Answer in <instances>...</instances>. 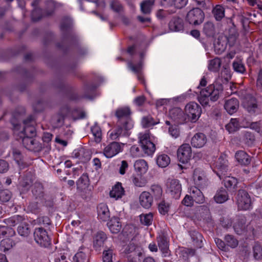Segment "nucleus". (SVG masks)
<instances>
[{"label": "nucleus", "mask_w": 262, "mask_h": 262, "mask_svg": "<svg viewBox=\"0 0 262 262\" xmlns=\"http://www.w3.org/2000/svg\"><path fill=\"white\" fill-rule=\"evenodd\" d=\"M215 170H214L219 177L221 179L228 170V160L223 157H220L215 163Z\"/></svg>", "instance_id": "13"}, {"label": "nucleus", "mask_w": 262, "mask_h": 262, "mask_svg": "<svg viewBox=\"0 0 262 262\" xmlns=\"http://www.w3.org/2000/svg\"><path fill=\"white\" fill-rule=\"evenodd\" d=\"M17 232L22 236H27L30 233L29 225L26 224H22L18 227Z\"/></svg>", "instance_id": "52"}, {"label": "nucleus", "mask_w": 262, "mask_h": 262, "mask_svg": "<svg viewBox=\"0 0 262 262\" xmlns=\"http://www.w3.org/2000/svg\"><path fill=\"white\" fill-rule=\"evenodd\" d=\"M167 191L173 198L178 199L180 198L182 187L180 182L178 180L172 179L169 180L167 183Z\"/></svg>", "instance_id": "10"}, {"label": "nucleus", "mask_w": 262, "mask_h": 262, "mask_svg": "<svg viewBox=\"0 0 262 262\" xmlns=\"http://www.w3.org/2000/svg\"><path fill=\"white\" fill-rule=\"evenodd\" d=\"M97 87L95 84H85L82 89V95L79 96L74 89L67 85V100L78 101L82 98L92 99L95 97Z\"/></svg>", "instance_id": "1"}, {"label": "nucleus", "mask_w": 262, "mask_h": 262, "mask_svg": "<svg viewBox=\"0 0 262 262\" xmlns=\"http://www.w3.org/2000/svg\"><path fill=\"white\" fill-rule=\"evenodd\" d=\"M107 239V236L103 232H98L93 238V247L96 250H98L103 247L104 242Z\"/></svg>", "instance_id": "21"}, {"label": "nucleus", "mask_w": 262, "mask_h": 262, "mask_svg": "<svg viewBox=\"0 0 262 262\" xmlns=\"http://www.w3.org/2000/svg\"><path fill=\"white\" fill-rule=\"evenodd\" d=\"M34 237L35 242L41 246L47 247L51 243V239L47 232L42 228L35 229Z\"/></svg>", "instance_id": "7"}, {"label": "nucleus", "mask_w": 262, "mask_h": 262, "mask_svg": "<svg viewBox=\"0 0 262 262\" xmlns=\"http://www.w3.org/2000/svg\"><path fill=\"white\" fill-rule=\"evenodd\" d=\"M158 123V122L155 121L150 116L143 117L142 120V124L144 127H149Z\"/></svg>", "instance_id": "59"}, {"label": "nucleus", "mask_w": 262, "mask_h": 262, "mask_svg": "<svg viewBox=\"0 0 262 262\" xmlns=\"http://www.w3.org/2000/svg\"><path fill=\"white\" fill-rule=\"evenodd\" d=\"M206 89L208 92L207 94L210 96V99L212 101L217 100L223 91V85L220 84L209 85Z\"/></svg>", "instance_id": "11"}, {"label": "nucleus", "mask_w": 262, "mask_h": 262, "mask_svg": "<svg viewBox=\"0 0 262 262\" xmlns=\"http://www.w3.org/2000/svg\"><path fill=\"white\" fill-rule=\"evenodd\" d=\"M214 200L217 203H223L228 200V195L225 189L217 191L214 196Z\"/></svg>", "instance_id": "35"}, {"label": "nucleus", "mask_w": 262, "mask_h": 262, "mask_svg": "<svg viewBox=\"0 0 262 262\" xmlns=\"http://www.w3.org/2000/svg\"><path fill=\"white\" fill-rule=\"evenodd\" d=\"M130 114V110L128 107H122L118 108L115 113V116L118 118V121H120L122 123L127 120V118Z\"/></svg>", "instance_id": "26"}, {"label": "nucleus", "mask_w": 262, "mask_h": 262, "mask_svg": "<svg viewBox=\"0 0 262 262\" xmlns=\"http://www.w3.org/2000/svg\"><path fill=\"white\" fill-rule=\"evenodd\" d=\"M91 132L96 143H99L101 140L102 133L100 127L97 125L93 126L91 128Z\"/></svg>", "instance_id": "47"}, {"label": "nucleus", "mask_w": 262, "mask_h": 262, "mask_svg": "<svg viewBox=\"0 0 262 262\" xmlns=\"http://www.w3.org/2000/svg\"><path fill=\"white\" fill-rule=\"evenodd\" d=\"M78 114L79 112L77 110L74 111L72 114L70 112L67 111V118L69 120H75L78 119L83 118L85 117V113L83 112H81L79 116Z\"/></svg>", "instance_id": "56"}, {"label": "nucleus", "mask_w": 262, "mask_h": 262, "mask_svg": "<svg viewBox=\"0 0 262 262\" xmlns=\"http://www.w3.org/2000/svg\"><path fill=\"white\" fill-rule=\"evenodd\" d=\"M226 41L222 42L219 39L217 42L214 45V48L216 53L219 54L222 53L226 50Z\"/></svg>", "instance_id": "58"}, {"label": "nucleus", "mask_w": 262, "mask_h": 262, "mask_svg": "<svg viewBox=\"0 0 262 262\" xmlns=\"http://www.w3.org/2000/svg\"><path fill=\"white\" fill-rule=\"evenodd\" d=\"M128 168V164L125 160H123L121 162L119 168V172L121 175H124L126 170Z\"/></svg>", "instance_id": "64"}, {"label": "nucleus", "mask_w": 262, "mask_h": 262, "mask_svg": "<svg viewBox=\"0 0 262 262\" xmlns=\"http://www.w3.org/2000/svg\"><path fill=\"white\" fill-rule=\"evenodd\" d=\"M133 184L137 187H143L146 185L147 181L146 179L140 175L133 177Z\"/></svg>", "instance_id": "45"}, {"label": "nucleus", "mask_w": 262, "mask_h": 262, "mask_svg": "<svg viewBox=\"0 0 262 262\" xmlns=\"http://www.w3.org/2000/svg\"><path fill=\"white\" fill-rule=\"evenodd\" d=\"M239 107V102L236 98H231L225 101L224 108L227 112L232 115L235 113Z\"/></svg>", "instance_id": "20"}, {"label": "nucleus", "mask_w": 262, "mask_h": 262, "mask_svg": "<svg viewBox=\"0 0 262 262\" xmlns=\"http://www.w3.org/2000/svg\"><path fill=\"white\" fill-rule=\"evenodd\" d=\"M170 118L178 124L183 123L186 119V116L182 109L174 107L169 111Z\"/></svg>", "instance_id": "15"}, {"label": "nucleus", "mask_w": 262, "mask_h": 262, "mask_svg": "<svg viewBox=\"0 0 262 262\" xmlns=\"http://www.w3.org/2000/svg\"><path fill=\"white\" fill-rule=\"evenodd\" d=\"M141 223L146 226L151 225L153 221V214L151 212L142 214L140 215Z\"/></svg>", "instance_id": "46"}, {"label": "nucleus", "mask_w": 262, "mask_h": 262, "mask_svg": "<svg viewBox=\"0 0 262 262\" xmlns=\"http://www.w3.org/2000/svg\"><path fill=\"white\" fill-rule=\"evenodd\" d=\"M155 3V0H146L140 4V9L142 13L149 14Z\"/></svg>", "instance_id": "37"}, {"label": "nucleus", "mask_w": 262, "mask_h": 262, "mask_svg": "<svg viewBox=\"0 0 262 262\" xmlns=\"http://www.w3.org/2000/svg\"><path fill=\"white\" fill-rule=\"evenodd\" d=\"M236 204L239 210H247L251 206V200L247 192L239 190L236 196Z\"/></svg>", "instance_id": "5"}, {"label": "nucleus", "mask_w": 262, "mask_h": 262, "mask_svg": "<svg viewBox=\"0 0 262 262\" xmlns=\"http://www.w3.org/2000/svg\"><path fill=\"white\" fill-rule=\"evenodd\" d=\"M25 127L23 131L20 133L23 136L35 137L36 135V129L34 126L30 125L28 120L24 121Z\"/></svg>", "instance_id": "29"}, {"label": "nucleus", "mask_w": 262, "mask_h": 262, "mask_svg": "<svg viewBox=\"0 0 262 262\" xmlns=\"http://www.w3.org/2000/svg\"><path fill=\"white\" fill-rule=\"evenodd\" d=\"M221 179H223L224 186L229 189H234L238 183L237 180L235 178L230 176H225V173L223 175V177Z\"/></svg>", "instance_id": "31"}, {"label": "nucleus", "mask_w": 262, "mask_h": 262, "mask_svg": "<svg viewBox=\"0 0 262 262\" xmlns=\"http://www.w3.org/2000/svg\"><path fill=\"white\" fill-rule=\"evenodd\" d=\"M245 105L246 107L247 111L250 113L259 114L260 113V111L259 110L255 100H253L249 104L247 103V104H245Z\"/></svg>", "instance_id": "55"}, {"label": "nucleus", "mask_w": 262, "mask_h": 262, "mask_svg": "<svg viewBox=\"0 0 262 262\" xmlns=\"http://www.w3.org/2000/svg\"><path fill=\"white\" fill-rule=\"evenodd\" d=\"M128 249H126L127 253L130 254L128 256V260L131 262H141L142 253L139 249L133 244L128 246Z\"/></svg>", "instance_id": "14"}, {"label": "nucleus", "mask_w": 262, "mask_h": 262, "mask_svg": "<svg viewBox=\"0 0 262 262\" xmlns=\"http://www.w3.org/2000/svg\"><path fill=\"white\" fill-rule=\"evenodd\" d=\"M74 262H88L87 256L83 251L78 252L73 257Z\"/></svg>", "instance_id": "57"}, {"label": "nucleus", "mask_w": 262, "mask_h": 262, "mask_svg": "<svg viewBox=\"0 0 262 262\" xmlns=\"http://www.w3.org/2000/svg\"><path fill=\"white\" fill-rule=\"evenodd\" d=\"M235 231L238 234L246 230V219L245 217H241L233 226Z\"/></svg>", "instance_id": "39"}, {"label": "nucleus", "mask_w": 262, "mask_h": 262, "mask_svg": "<svg viewBox=\"0 0 262 262\" xmlns=\"http://www.w3.org/2000/svg\"><path fill=\"white\" fill-rule=\"evenodd\" d=\"M193 180L198 186L203 187L207 185V180L204 171L196 169L193 172Z\"/></svg>", "instance_id": "17"}, {"label": "nucleus", "mask_w": 262, "mask_h": 262, "mask_svg": "<svg viewBox=\"0 0 262 262\" xmlns=\"http://www.w3.org/2000/svg\"><path fill=\"white\" fill-rule=\"evenodd\" d=\"M169 28L171 31H179L183 29L182 20L179 17H173L169 23Z\"/></svg>", "instance_id": "30"}, {"label": "nucleus", "mask_w": 262, "mask_h": 262, "mask_svg": "<svg viewBox=\"0 0 262 262\" xmlns=\"http://www.w3.org/2000/svg\"><path fill=\"white\" fill-rule=\"evenodd\" d=\"M190 194L193 200L198 204H203L205 202V199L203 193L196 187L192 186L190 188Z\"/></svg>", "instance_id": "22"}, {"label": "nucleus", "mask_w": 262, "mask_h": 262, "mask_svg": "<svg viewBox=\"0 0 262 262\" xmlns=\"http://www.w3.org/2000/svg\"><path fill=\"white\" fill-rule=\"evenodd\" d=\"M72 156L83 160H89L91 157L89 151L82 147L74 150L72 153Z\"/></svg>", "instance_id": "28"}, {"label": "nucleus", "mask_w": 262, "mask_h": 262, "mask_svg": "<svg viewBox=\"0 0 262 262\" xmlns=\"http://www.w3.org/2000/svg\"><path fill=\"white\" fill-rule=\"evenodd\" d=\"M67 42L73 40L76 41L78 39L77 35L72 30L73 20L67 17Z\"/></svg>", "instance_id": "23"}, {"label": "nucleus", "mask_w": 262, "mask_h": 262, "mask_svg": "<svg viewBox=\"0 0 262 262\" xmlns=\"http://www.w3.org/2000/svg\"><path fill=\"white\" fill-rule=\"evenodd\" d=\"M124 144L116 141L107 144L103 149V154L107 158H111L122 152Z\"/></svg>", "instance_id": "6"}, {"label": "nucleus", "mask_w": 262, "mask_h": 262, "mask_svg": "<svg viewBox=\"0 0 262 262\" xmlns=\"http://www.w3.org/2000/svg\"><path fill=\"white\" fill-rule=\"evenodd\" d=\"M107 226L110 231L114 234L119 233L122 228V224L120 219L117 217H112L107 223Z\"/></svg>", "instance_id": "25"}, {"label": "nucleus", "mask_w": 262, "mask_h": 262, "mask_svg": "<svg viewBox=\"0 0 262 262\" xmlns=\"http://www.w3.org/2000/svg\"><path fill=\"white\" fill-rule=\"evenodd\" d=\"M207 91L206 89H203L200 92V94L198 97V100L203 106L208 105L210 99V96L207 95Z\"/></svg>", "instance_id": "43"}, {"label": "nucleus", "mask_w": 262, "mask_h": 262, "mask_svg": "<svg viewBox=\"0 0 262 262\" xmlns=\"http://www.w3.org/2000/svg\"><path fill=\"white\" fill-rule=\"evenodd\" d=\"M204 16V13L201 9L194 8L188 12L186 20L190 24L196 26L203 23Z\"/></svg>", "instance_id": "4"}, {"label": "nucleus", "mask_w": 262, "mask_h": 262, "mask_svg": "<svg viewBox=\"0 0 262 262\" xmlns=\"http://www.w3.org/2000/svg\"><path fill=\"white\" fill-rule=\"evenodd\" d=\"M39 2L40 0H34L31 3V5L33 8L31 13V18L33 21H38L44 16L51 15L54 12L52 10L47 12L46 14H43L42 10L37 8Z\"/></svg>", "instance_id": "12"}, {"label": "nucleus", "mask_w": 262, "mask_h": 262, "mask_svg": "<svg viewBox=\"0 0 262 262\" xmlns=\"http://www.w3.org/2000/svg\"><path fill=\"white\" fill-rule=\"evenodd\" d=\"M191 155V148L188 144H182L178 149V158L182 163H187L190 160Z\"/></svg>", "instance_id": "9"}, {"label": "nucleus", "mask_w": 262, "mask_h": 262, "mask_svg": "<svg viewBox=\"0 0 262 262\" xmlns=\"http://www.w3.org/2000/svg\"><path fill=\"white\" fill-rule=\"evenodd\" d=\"M212 13L217 20H221L225 16V10L221 5H216L213 9Z\"/></svg>", "instance_id": "44"}, {"label": "nucleus", "mask_w": 262, "mask_h": 262, "mask_svg": "<svg viewBox=\"0 0 262 262\" xmlns=\"http://www.w3.org/2000/svg\"><path fill=\"white\" fill-rule=\"evenodd\" d=\"M156 162L159 167L164 168L169 165L170 160L167 155L161 154L157 157Z\"/></svg>", "instance_id": "41"}, {"label": "nucleus", "mask_w": 262, "mask_h": 262, "mask_svg": "<svg viewBox=\"0 0 262 262\" xmlns=\"http://www.w3.org/2000/svg\"><path fill=\"white\" fill-rule=\"evenodd\" d=\"M207 142V138L203 133H196L191 138V144L193 147L201 148Z\"/></svg>", "instance_id": "16"}, {"label": "nucleus", "mask_w": 262, "mask_h": 262, "mask_svg": "<svg viewBox=\"0 0 262 262\" xmlns=\"http://www.w3.org/2000/svg\"><path fill=\"white\" fill-rule=\"evenodd\" d=\"M225 128L229 133L236 132L239 128L238 120L236 118L231 119L230 122L225 126Z\"/></svg>", "instance_id": "40"}, {"label": "nucleus", "mask_w": 262, "mask_h": 262, "mask_svg": "<svg viewBox=\"0 0 262 262\" xmlns=\"http://www.w3.org/2000/svg\"><path fill=\"white\" fill-rule=\"evenodd\" d=\"M151 195L154 197L155 200H159L162 198L163 194L162 188L159 185L154 184L150 186Z\"/></svg>", "instance_id": "38"}, {"label": "nucleus", "mask_w": 262, "mask_h": 262, "mask_svg": "<svg viewBox=\"0 0 262 262\" xmlns=\"http://www.w3.org/2000/svg\"><path fill=\"white\" fill-rule=\"evenodd\" d=\"M11 198V193L8 190L0 191V202L6 203L8 202Z\"/></svg>", "instance_id": "61"}, {"label": "nucleus", "mask_w": 262, "mask_h": 262, "mask_svg": "<svg viewBox=\"0 0 262 262\" xmlns=\"http://www.w3.org/2000/svg\"><path fill=\"white\" fill-rule=\"evenodd\" d=\"M13 157L17 164L20 166L22 161V155L20 151L18 149L13 150Z\"/></svg>", "instance_id": "62"}, {"label": "nucleus", "mask_w": 262, "mask_h": 262, "mask_svg": "<svg viewBox=\"0 0 262 262\" xmlns=\"http://www.w3.org/2000/svg\"><path fill=\"white\" fill-rule=\"evenodd\" d=\"M225 240L228 246L231 248H235L238 245V241L233 236L227 235L225 237Z\"/></svg>", "instance_id": "60"}, {"label": "nucleus", "mask_w": 262, "mask_h": 262, "mask_svg": "<svg viewBox=\"0 0 262 262\" xmlns=\"http://www.w3.org/2000/svg\"><path fill=\"white\" fill-rule=\"evenodd\" d=\"M131 128V125L128 122L125 121L122 123L117 122L116 126L110 130L107 133V139L110 140H118L121 137H128L129 136L128 130Z\"/></svg>", "instance_id": "2"}, {"label": "nucleus", "mask_w": 262, "mask_h": 262, "mask_svg": "<svg viewBox=\"0 0 262 262\" xmlns=\"http://www.w3.org/2000/svg\"><path fill=\"white\" fill-rule=\"evenodd\" d=\"M234 70L238 73L243 74L246 71L244 64L241 60H235L232 63Z\"/></svg>", "instance_id": "51"}, {"label": "nucleus", "mask_w": 262, "mask_h": 262, "mask_svg": "<svg viewBox=\"0 0 262 262\" xmlns=\"http://www.w3.org/2000/svg\"><path fill=\"white\" fill-rule=\"evenodd\" d=\"M23 218L19 215H14L4 220V222L8 226H14L18 224Z\"/></svg>", "instance_id": "48"}, {"label": "nucleus", "mask_w": 262, "mask_h": 262, "mask_svg": "<svg viewBox=\"0 0 262 262\" xmlns=\"http://www.w3.org/2000/svg\"><path fill=\"white\" fill-rule=\"evenodd\" d=\"M235 157L237 161L242 165H247L250 163L249 156L246 152L239 150L236 152Z\"/></svg>", "instance_id": "33"}, {"label": "nucleus", "mask_w": 262, "mask_h": 262, "mask_svg": "<svg viewBox=\"0 0 262 262\" xmlns=\"http://www.w3.org/2000/svg\"><path fill=\"white\" fill-rule=\"evenodd\" d=\"M89 185V177L86 174H82L77 182L78 189L83 190Z\"/></svg>", "instance_id": "42"}, {"label": "nucleus", "mask_w": 262, "mask_h": 262, "mask_svg": "<svg viewBox=\"0 0 262 262\" xmlns=\"http://www.w3.org/2000/svg\"><path fill=\"white\" fill-rule=\"evenodd\" d=\"M12 247V241L10 238H5L1 242L0 248L4 252L9 250Z\"/></svg>", "instance_id": "54"}, {"label": "nucleus", "mask_w": 262, "mask_h": 262, "mask_svg": "<svg viewBox=\"0 0 262 262\" xmlns=\"http://www.w3.org/2000/svg\"><path fill=\"white\" fill-rule=\"evenodd\" d=\"M170 205L168 203L165 201H161L158 204V209L159 212L163 215H165L168 213L169 210Z\"/></svg>", "instance_id": "53"}, {"label": "nucleus", "mask_w": 262, "mask_h": 262, "mask_svg": "<svg viewBox=\"0 0 262 262\" xmlns=\"http://www.w3.org/2000/svg\"><path fill=\"white\" fill-rule=\"evenodd\" d=\"M98 217L102 221H106L110 216L107 206L104 203L99 204L97 207Z\"/></svg>", "instance_id": "24"}, {"label": "nucleus", "mask_w": 262, "mask_h": 262, "mask_svg": "<svg viewBox=\"0 0 262 262\" xmlns=\"http://www.w3.org/2000/svg\"><path fill=\"white\" fill-rule=\"evenodd\" d=\"M134 168L136 172L140 174H145L148 169L147 162L143 159L136 160L134 163Z\"/></svg>", "instance_id": "27"}, {"label": "nucleus", "mask_w": 262, "mask_h": 262, "mask_svg": "<svg viewBox=\"0 0 262 262\" xmlns=\"http://www.w3.org/2000/svg\"><path fill=\"white\" fill-rule=\"evenodd\" d=\"M140 143L144 154L147 156L152 155L156 150L155 144L151 141L149 130L140 133L139 135Z\"/></svg>", "instance_id": "3"}, {"label": "nucleus", "mask_w": 262, "mask_h": 262, "mask_svg": "<svg viewBox=\"0 0 262 262\" xmlns=\"http://www.w3.org/2000/svg\"><path fill=\"white\" fill-rule=\"evenodd\" d=\"M125 194V191L121 183H117L113 186L112 190L110 192L111 198L117 200L121 198Z\"/></svg>", "instance_id": "19"}, {"label": "nucleus", "mask_w": 262, "mask_h": 262, "mask_svg": "<svg viewBox=\"0 0 262 262\" xmlns=\"http://www.w3.org/2000/svg\"><path fill=\"white\" fill-rule=\"evenodd\" d=\"M254 256L255 259H259L262 257V248L258 245H255L253 247Z\"/></svg>", "instance_id": "63"}, {"label": "nucleus", "mask_w": 262, "mask_h": 262, "mask_svg": "<svg viewBox=\"0 0 262 262\" xmlns=\"http://www.w3.org/2000/svg\"><path fill=\"white\" fill-rule=\"evenodd\" d=\"M159 249L161 250L164 256L169 255V244L166 238L160 236L158 239Z\"/></svg>", "instance_id": "34"}, {"label": "nucleus", "mask_w": 262, "mask_h": 262, "mask_svg": "<svg viewBox=\"0 0 262 262\" xmlns=\"http://www.w3.org/2000/svg\"><path fill=\"white\" fill-rule=\"evenodd\" d=\"M203 31L208 36H212L214 34V26L213 23L207 22L204 25Z\"/></svg>", "instance_id": "49"}, {"label": "nucleus", "mask_w": 262, "mask_h": 262, "mask_svg": "<svg viewBox=\"0 0 262 262\" xmlns=\"http://www.w3.org/2000/svg\"><path fill=\"white\" fill-rule=\"evenodd\" d=\"M114 258L113 250L108 248L103 252L102 259L103 262H113Z\"/></svg>", "instance_id": "50"}, {"label": "nucleus", "mask_w": 262, "mask_h": 262, "mask_svg": "<svg viewBox=\"0 0 262 262\" xmlns=\"http://www.w3.org/2000/svg\"><path fill=\"white\" fill-rule=\"evenodd\" d=\"M185 113L193 122H195L201 114V108L194 102L187 104L185 108Z\"/></svg>", "instance_id": "8"}, {"label": "nucleus", "mask_w": 262, "mask_h": 262, "mask_svg": "<svg viewBox=\"0 0 262 262\" xmlns=\"http://www.w3.org/2000/svg\"><path fill=\"white\" fill-rule=\"evenodd\" d=\"M152 202V196L149 192L143 191L139 195V203L143 208L146 209L150 208Z\"/></svg>", "instance_id": "18"}, {"label": "nucleus", "mask_w": 262, "mask_h": 262, "mask_svg": "<svg viewBox=\"0 0 262 262\" xmlns=\"http://www.w3.org/2000/svg\"><path fill=\"white\" fill-rule=\"evenodd\" d=\"M222 61L220 58L215 57L209 61L208 70L213 72H217L219 71Z\"/></svg>", "instance_id": "36"}, {"label": "nucleus", "mask_w": 262, "mask_h": 262, "mask_svg": "<svg viewBox=\"0 0 262 262\" xmlns=\"http://www.w3.org/2000/svg\"><path fill=\"white\" fill-rule=\"evenodd\" d=\"M20 137L22 139V142L25 147L29 150H34L36 147L37 143L33 138L34 137L23 136Z\"/></svg>", "instance_id": "32"}]
</instances>
